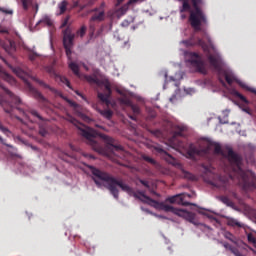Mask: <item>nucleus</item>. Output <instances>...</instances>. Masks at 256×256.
I'll return each mask as SVG.
<instances>
[{
  "label": "nucleus",
  "mask_w": 256,
  "mask_h": 256,
  "mask_svg": "<svg viewBox=\"0 0 256 256\" xmlns=\"http://www.w3.org/2000/svg\"><path fill=\"white\" fill-rule=\"evenodd\" d=\"M90 169L92 175L94 176L95 184L98 187H101L100 181H104V183H107L106 188L114 197V199H119V189L117 187H120L121 191H124V193H127L130 197H134L142 203H146V205L154 207V209H160V211H165V213H173L178 217H182V219H185V221H188V223H192V225H199V222H197V215L195 213L187 211L185 209L175 208L171 205H167L163 202L154 200L151 197L147 196L145 194V191L135 192L133 187L123 182V180H118L117 178L113 177V175L107 172H103L93 166H91Z\"/></svg>",
  "instance_id": "nucleus-1"
},
{
  "label": "nucleus",
  "mask_w": 256,
  "mask_h": 256,
  "mask_svg": "<svg viewBox=\"0 0 256 256\" xmlns=\"http://www.w3.org/2000/svg\"><path fill=\"white\" fill-rule=\"evenodd\" d=\"M182 43L186 45V47H193L195 45L202 47L204 53L207 55L209 64L213 67V69H215V71H217L218 81L221 83L222 87H227V83L229 85L238 83V85L243 87V89H247V86L241 83V81L237 79L233 72L225 70L221 67V56H219V54H211V52H209V45H207L203 39L195 38V36H192L190 39L182 41Z\"/></svg>",
  "instance_id": "nucleus-2"
},
{
  "label": "nucleus",
  "mask_w": 256,
  "mask_h": 256,
  "mask_svg": "<svg viewBox=\"0 0 256 256\" xmlns=\"http://www.w3.org/2000/svg\"><path fill=\"white\" fill-rule=\"evenodd\" d=\"M228 161L231 164L232 171L238 179L239 185L244 191L256 189V176L251 170H243V158L235 153L233 149L228 150Z\"/></svg>",
  "instance_id": "nucleus-3"
},
{
  "label": "nucleus",
  "mask_w": 256,
  "mask_h": 256,
  "mask_svg": "<svg viewBox=\"0 0 256 256\" xmlns=\"http://www.w3.org/2000/svg\"><path fill=\"white\" fill-rule=\"evenodd\" d=\"M183 1L180 13H185V11H190L189 23L193 27L194 31L197 33L201 31V25H207V16L205 12L199 7L203 5V0H191L194 10L191 11V4L189 0H179Z\"/></svg>",
  "instance_id": "nucleus-4"
},
{
  "label": "nucleus",
  "mask_w": 256,
  "mask_h": 256,
  "mask_svg": "<svg viewBox=\"0 0 256 256\" xmlns=\"http://www.w3.org/2000/svg\"><path fill=\"white\" fill-rule=\"evenodd\" d=\"M71 122L74 123V125L77 127L78 135H81V137L86 139V143L90 145L94 151L97 153H103V147H101V144H99V142L96 140L97 137H99V133H97V131L79 123L74 118L71 120Z\"/></svg>",
  "instance_id": "nucleus-5"
},
{
  "label": "nucleus",
  "mask_w": 256,
  "mask_h": 256,
  "mask_svg": "<svg viewBox=\"0 0 256 256\" xmlns=\"http://www.w3.org/2000/svg\"><path fill=\"white\" fill-rule=\"evenodd\" d=\"M0 87L1 89H3L4 93H6V95L8 96V100H4L3 96L0 95V105L1 107H3L5 113H8V115L13 116L15 113V109L20 113H24L23 109L19 108V105H21V98L13 94V92L5 88V86L1 83H0Z\"/></svg>",
  "instance_id": "nucleus-6"
},
{
  "label": "nucleus",
  "mask_w": 256,
  "mask_h": 256,
  "mask_svg": "<svg viewBox=\"0 0 256 256\" xmlns=\"http://www.w3.org/2000/svg\"><path fill=\"white\" fill-rule=\"evenodd\" d=\"M0 59H2V61H4V63H6V65H8L10 69H12L13 73H15L17 77H20V79H23V81H25L28 91H30L31 95H33V97L36 98L37 101H39V103L43 105V107H49L50 105L49 100H47V98H45V96H43V94L39 92V90L33 87V85L29 83V81L25 80V77H27V73L23 71V69H21L20 67L13 68V66L7 64V61L5 60V58L0 57Z\"/></svg>",
  "instance_id": "nucleus-7"
},
{
  "label": "nucleus",
  "mask_w": 256,
  "mask_h": 256,
  "mask_svg": "<svg viewBox=\"0 0 256 256\" xmlns=\"http://www.w3.org/2000/svg\"><path fill=\"white\" fill-rule=\"evenodd\" d=\"M84 80L90 85H97V87L104 85V93L98 92V99H100V101L106 105H111L109 98L111 97L113 91L111 90V83H109V81L103 82L97 78V75H84Z\"/></svg>",
  "instance_id": "nucleus-8"
},
{
  "label": "nucleus",
  "mask_w": 256,
  "mask_h": 256,
  "mask_svg": "<svg viewBox=\"0 0 256 256\" xmlns=\"http://www.w3.org/2000/svg\"><path fill=\"white\" fill-rule=\"evenodd\" d=\"M211 147H214V154L215 155H223V148H221V144L212 142L210 143L206 148L199 149L193 144L189 146V149L187 151V155L190 159H195V157H203L205 155H209L211 151Z\"/></svg>",
  "instance_id": "nucleus-9"
},
{
  "label": "nucleus",
  "mask_w": 256,
  "mask_h": 256,
  "mask_svg": "<svg viewBox=\"0 0 256 256\" xmlns=\"http://www.w3.org/2000/svg\"><path fill=\"white\" fill-rule=\"evenodd\" d=\"M32 79H33V81L38 83V85H40L41 87H44V89H49V91H51V93H54V95H58L59 97H62V99H64L66 101V103L70 105V107H73V109H74L76 115H78V117H82L84 119L87 118V116H85L83 114V107L81 105L77 104L76 102L70 100L67 97H63V95H61V92H59L57 89L49 86L44 81H42L36 77H33Z\"/></svg>",
  "instance_id": "nucleus-10"
},
{
  "label": "nucleus",
  "mask_w": 256,
  "mask_h": 256,
  "mask_svg": "<svg viewBox=\"0 0 256 256\" xmlns=\"http://www.w3.org/2000/svg\"><path fill=\"white\" fill-rule=\"evenodd\" d=\"M63 47L66 51L68 59H71L72 49L75 45V33L71 30V27H67L63 30Z\"/></svg>",
  "instance_id": "nucleus-11"
},
{
  "label": "nucleus",
  "mask_w": 256,
  "mask_h": 256,
  "mask_svg": "<svg viewBox=\"0 0 256 256\" xmlns=\"http://www.w3.org/2000/svg\"><path fill=\"white\" fill-rule=\"evenodd\" d=\"M189 63L196 69L198 73H207V69H205V62L203 61V57L196 52H191L189 54Z\"/></svg>",
  "instance_id": "nucleus-12"
},
{
  "label": "nucleus",
  "mask_w": 256,
  "mask_h": 256,
  "mask_svg": "<svg viewBox=\"0 0 256 256\" xmlns=\"http://www.w3.org/2000/svg\"><path fill=\"white\" fill-rule=\"evenodd\" d=\"M105 3L101 4V7L94 8L89 11V13H94L92 17L90 18L91 21H97L98 23H101V21H105Z\"/></svg>",
  "instance_id": "nucleus-13"
},
{
  "label": "nucleus",
  "mask_w": 256,
  "mask_h": 256,
  "mask_svg": "<svg viewBox=\"0 0 256 256\" xmlns=\"http://www.w3.org/2000/svg\"><path fill=\"white\" fill-rule=\"evenodd\" d=\"M166 201L168 203H171V204L176 203V205H182L183 207H189V205H194L191 202L185 201V195L184 194H177V195L168 197L166 199Z\"/></svg>",
  "instance_id": "nucleus-14"
},
{
  "label": "nucleus",
  "mask_w": 256,
  "mask_h": 256,
  "mask_svg": "<svg viewBox=\"0 0 256 256\" xmlns=\"http://www.w3.org/2000/svg\"><path fill=\"white\" fill-rule=\"evenodd\" d=\"M100 137H101V139H103L105 141V143H107V145L109 146V149H111V151H117V152L123 151V146L115 145V139H113L111 136L101 134Z\"/></svg>",
  "instance_id": "nucleus-15"
},
{
  "label": "nucleus",
  "mask_w": 256,
  "mask_h": 256,
  "mask_svg": "<svg viewBox=\"0 0 256 256\" xmlns=\"http://www.w3.org/2000/svg\"><path fill=\"white\" fill-rule=\"evenodd\" d=\"M1 46L3 49L8 53V55H13L15 51H17V45L15 44V41L13 40H5L1 42Z\"/></svg>",
  "instance_id": "nucleus-16"
},
{
  "label": "nucleus",
  "mask_w": 256,
  "mask_h": 256,
  "mask_svg": "<svg viewBox=\"0 0 256 256\" xmlns=\"http://www.w3.org/2000/svg\"><path fill=\"white\" fill-rule=\"evenodd\" d=\"M0 77H2L4 81H7V83H10V85H15V78L9 75V73L5 72V70H3V67L1 66H0Z\"/></svg>",
  "instance_id": "nucleus-17"
},
{
  "label": "nucleus",
  "mask_w": 256,
  "mask_h": 256,
  "mask_svg": "<svg viewBox=\"0 0 256 256\" xmlns=\"http://www.w3.org/2000/svg\"><path fill=\"white\" fill-rule=\"evenodd\" d=\"M227 225L229 227H239L240 229H243V227H245V225L243 223L238 222L237 219L231 218V217L227 218Z\"/></svg>",
  "instance_id": "nucleus-18"
},
{
  "label": "nucleus",
  "mask_w": 256,
  "mask_h": 256,
  "mask_svg": "<svg viewBox=\"0 0 256 256\" xmlns=\"http://www.w3.org/2000/svg\"><path fill=\"white\" fill-rule=\"evenodd\" d=\"M174 129V135L175 137H181L183 135V133H185V131H187V126L185 125H175L173 127Z\"/></svg>",
  "instance_id": "nucleus-19"
},
{
  "label": "nucleus",
  "mask_w": 256,
  "mask_h": 256,
  "mask_svg": "<svg viewBox=\"0 0 256 256\" xmlns=\"http://www.w3.org/2000/svg\"><path fill=\"white\" fill-rule=\"evenodd\" d=\"M69 5V2L66 0H63L62 2L58 3V12L56 15H64V13L67 11V6Z\"/></svg>",
  "instance_id": "nucleus-20"
},
{
  "label": "nucleus",
  "mask_w": 256,
  "mask_h": 256,
  "mask_svg": "<svg viewBox=\"0 0 256 256\" xmlns=\"http://www.w3.org/2000/svg\"><path fill=\"white\" fill-rule=\"evenodd\" d=\"M69 69H71V71L74 73V75H76V77L81 78V72H79V65H77V63L75 62H70L68 64Z\"/></svg>",
  "instance_id": "nucleus-21"
},
{
  "label": "nucleus",
  "mask_w": 256,
  "mask_h": 256,
  "mask_svg": "<svg viewBox=\"0 0 256 256\" xmlns=\"http://www.w3.org/2000/svg\"><path fill=\"white\" fill-rule=\"evenodd\" d=\"M135 3H139V0H129L126 4H124L120 8V12L122 13V15H125L126 11H129V6L135 5Z\"/></svg>",
  "instance_id": "nucleus-22"
},
{
  "label": "nucleus",
  "mask_w": 256,
  "mask_h": 256,
  "mask_svg": "<svg viewBox=\"0 0 256 256\" xmlns=\"http://www.w3.org/2000/svg\"><path fill=\"white\" fill-rule=\"evenodd\" d=\"M97 111L105 119H111V117H113V110H110V109H106V110L97 109Z\"/></svg>",
  "instance_id": "nucleus-23"
},
{
  "label": "nucleus",
  "mask_w": 256,
  "mask_h": 256,
  "mask_svg": "<svg viewBox=\"0 0 256 256\" xmlns=\"http://www.w3.org/2000/svg\"><path fill=\"white\" fill-rule=\"evenodd\" d=\"M182 177L184 179H187L188 181H197V176L196 175H193L192 173L187 172L185 170H182Z\"/></svg>",
  "instance_id": "nucleus-24"
},
{
  "label": "nucleus",
  "mask_w": 256,
  "mask_h": 256,
  "mask_svg": "<svg viewBox=\"0 0 256 256\" xmlns=\"http://www.w3.org/2000/svg\"><path fill=\"white\" fill-rule=\"evenodd\" d=\"M40 23L47 25V27H53V20H51L49 16H44L40 21H38L37 25H40Z\"/></svg>",
  "instance_id": "nucleus-25"
},
{
  "label": "nucleus",
  "mask_w": 256,
  "mask_h": 256,
  "mask_svg": "<svg viewBox=\"0 0 256 256\" xmlns=\"http://www.w3.org/2000/svg\"><path fill=\"white\" fill-rule=\"evenodd\" d=\"M119 102L121 105H126L127 107H129L133 103L131 102V99H129V97L127 96L120 97Z\"/></svg>",
  "instance_id": "nucleus-26"
},
{
  "label": "nucleus",
  "mask_w": 256,
  "mask_h": 256,
  "mask_svg": "<svg viewBox=\"0 0 256 256\" xmlns=\"http://www.w3.org/2000/svg\"><path fill=\"white\" fill-rule=\"evenodd\" d=\"M24 11H27L31 5H33V0H20Z\"/></svg>",
  "instance_id": "nucleus-27"
},
{
  "label": "nucleus",
  "mask_w": 256,
  "mask_h": 256,
  "mask_svg": "<svg viewBox=\"0 0 256 256\" xmlns=\"http://www.w3.org/2000/svg\"><path fill=\"white\" fill-rule=\"evenodd\" d=\"M87 33V27L82 26L79 30H77L76 35L78 37H85V34Z\"/></svg>",
  "instance_id": "nucleus-28"
},
{
  "label": "nucleus",
  "mask_w": 256,
  "mask_h": 256,
  "mask_svg": "<svg viewBox=\"0 0 256 256\" xmlns=\"http://www.w3.org/2000/svg\"><path fill=\"white\" fill-rule=\"evenodd\" d=\"M60 81H61V83H63L64 85L68 86L69 89H73V87H71V82L69 81V79H67V77L61 76V77H60Z\"/></svg>",
  "instance_id": "nucleus-29"
},
{
  "label": "nucleus",
  "mask_w": 256,
  "mask_h": 256,
  "mask_svg": "<svg viewBox=\"0 0 256 256\" xmlns=\"http://www.w3.org/2000/svg\"><path fill=\"white\" fill-rule=\"evenodd\" d=\"M0 131L2 133H4V135H7V136L11 135V130H9V128L3 126V123H1V121H0Z\"/></svg>",
  "instance_id": "nucleus-30"
},
{
  "label": "nucleus",
  "mask_w": 256,
  "mask_h": 256,
  "mask_svg": "<svg viewBox=\"0 0 256 256\" xmlns=\"http://www.w3.org/2000/svg\"><path fill=\"white\" fill-rule=\"evenodd\" d=\"M142 159L144 160V161H146L147 163H150L151 165H155L157 162L155 161V159H153V158H151V157H149V156H147V155H145V154H143L142 155Z\"/></svg>",
  "instance_id": "nucleus-31"
},
{
  "label": "nucleus",
  "mask_w": 256,
  "mask_h": 256,
  "mask_svg": "<svg viewBox=\"0 0 256 256\" xmlns=\"http://www.w3.org/2000/svg\"><path fill=\"white\" fill-rule=\"evenodd\" d=\"M130 109L133 111L134 115H139L140 113V109H139V106L133 104V102L131 103V105L129 106Z\"/></svg>",
  "instance_id": "nucleus-32"
},
{
  "label": "nucleus",
  "mask_w": 256,
  "mask_h": 256,
  "mask_svg": "<svg viewBox=\"0 0 256 256\" xmlns=\"http://www.w3.org/2000/svg\"><path fill=\"white\" fill-rule=\"evenodd\" d=\"M204 39H206L208 41V45L214 49L213 47V40H211V36H209V34H207V32H204Z\"/></svg>",
  "instance_id": "nucleus-33"
},
{
  "label": "nucleus",
  "mask_w": 256,
  "mask_h": 256,
  "mask_svg": "<svg viewBox=\"0 0 256 256\" xmlns=\"http://www.w3.org/2000/svg\"><path fill=\"white\" fill-rule=\"evenodd\" d=\"M155 150L157 153H161L162 155H166V157H169V159H172L171 155H169L163 148L161 147H156Z\"/></svg>",
  "instance_id": "nucleus-34"
},
{
  "label": "nucleus",
  "mask_w": 256,
  "mask_h": 256,
  "mask_svg": "<svg viewBox=\"0 0 256 256\" xmlns=\"http://www.w3.org/2000/svg\"><path fill=\"white\" fill-rule=\"evenodd\" d=\"M30 113L33 117H36L37 119H39V121H44L45 119H43L40 115L39 112H37V110H30Z\"/></svg>",
  "instance_id": "nucleus-35"
},
{
  "label": "nucleus",
  "mask_w": 256,
  "mask_h": 256,
  "mask_svg": "<svg viewBox=\"0 0 256 256\" xmlns=\"http://www.w3.org/2000/svg\"><path fill=\"white\" fill-rule=\"evenodd\" d=\"M94 4H95V0H89L86 5H80L79 7H80L81 11H83V9H85V7H91Z\"/></svg>",
  "instance_id": "nucleus-36"
},
{
  "label": "nucleus",
  "mask_w": 256,
  "mask_h": 256,
  "mask_svg": "<svg viewBox=\"0 0 256 256\" xmlns=\"http://www.w3.org/2000/svg\"><path fill=\"white\" fill-rule=\"evenodd\" d=\"M89 29H90L91 35H93L95 33V21H91V18L89 21Z\"/></svg>",
  "instance_id": "nucleus-37"
},
{
  "label": "nucleus",
  "mask_w": 256,
  "mask_h": 256,
  "mask_svg": "<svg viewBox=\"0 0 256 256\" xmlns=\"http://www.w3.org/2000/svg\"><path fill=\"white\" fill-rule=\"evenodd\" d=\"M138 181L139 183H141V185H143V187H146V189H151V185L149 184V181L143 180V179H139Z\"/></svg>",
  "instance_id": "nucleus-38"
},
{
  "label": "nucleus",
  "mask_w": 256,
  "mask_h": 256,
  "mask_svg": "<svg viewBox=\"0 0 256 256\" xmlns=\"http://www.w3.org/2000/svg\"><path fill=\"white\" fill-rule=\"evenodd\" d=\"M221 201H222V203H224L225 205H228V206L231 205V200H230L229 197H227V196H222V197H221Z\"/></svg>",
  "instance_id": "nucleus-39"
},
{
  "label": "nucleus",
  "mask_w": 256,
  "mask_h": 256,
  "mask_svg": "<svg viewBox=\"0 0 256 256\" xmlns=\"http://www.w3.org/2000/svg\"><path fill=\"white\" fill-rule=\"evenodd\" d=\"M247 239H248L249 243H253V245H256V239H255V236H253V234L249 233L247 235Z\"/></svg>",
  "instance_id": "nucleus-40"
},
{
  "label": "nucleus",
  "mask_w": 256,
  "mask_h": 256,
  "mask_svg": "<svg viewBox=\"0 0 256 256\" xmlns=\"http://www.w3.org/2000/svg\"><path fill=\"white\" fill-rule=\"evenodd\" d=\"M1 13H4L5 15H13V10H9L7 8H1L0 7Z\"/></svg>",
  "instance_id": "nucleus-41"
},
{
  "label": "nucleus",
  "mask_w": 256,
  "mask_h": 256,
  "mask_svg": "<svg viewBox=\"0 0 256 256\" xmlns=\"http://www.w3.org/2000/svg\"><path fill=\"white\" fill-rule=\"evenodd\" d=\"M69 19H71L70 16L65 17V19L63 20V22L61 24V29H63V27H67V25L69 24Z\"/></svg>",
  "instance_id": "nucleus-42"
},
{
  "label": "nucleus",
  "mask_w": 256,
  "mask_h": 256,
  "mask_svg": "<svg viewBox=\"0 0 256 256\" xmlns=\"http://www.w3.org/2000/svg\"><path fill=\"white\" fill-rule=\"evenodd\" d=\"M236 97L238 99H240L241 101H243V103H247V98H245V96H243V94L236 92Z\"/></svg>",
  "instance_id": "nucleus-43"
},
{
  "label": "nucleus",
  "mask_w": 256,
  "mask_h": 256,
  "mask_svg": "<svg viewBox=\"0 0 256 256\" xmlns=\"http://www.w3.org/2000/svg\"><path fill=\"white\" fill-rule=\"evenodd\" d=\"M39 135H41V137H46L47 136V129H45L43 127H40Z\"/></svg>",
  "instance_id": "nucleus-44"
},
{
  "label": "nucleus",
  "mask_w": 256,
  "mask_h": 256,
  "mask_svg": "<svg viewBox=\"0 0 256 256\" xmlns=\"http://www.w3.org/2000/svg\"><path fill=\"white\" fill-rule=\"evenodd\" d=\"M231 253H233V255H235V256H244L243 254H241V252L239 251V249H237V248H232V250H231Z\"/></svg>",
  "instance_id": "nucleus-45"
},
{
  "label": "nucleus",
  "mask_w": 256,
  "mask_h": 256,
  "mask_svg": "<svg viewBox=\"0 0 256 256\" xmlns=\"http://www.w3.org/2000/svg\"><path fill=\"white\" fill-rule=\"evenodd\" d=\"M37 57H39V55L37 53H35V52H31L29 54L30 61H35V59H37Z\"/></svg>",
  "instance_id": "nucleus-46"
},
{
  "label": "nucleus",
  "mask_w": 256,
  "mask_h": 256,
  "mask_svg": "<svg viewBox=\"0 0 256 256\" xmlns=\"http://www.w3.org/2000/svg\"><path fill=\"white\" fill-rule=\"evenodd\" d=\"M222 245L225 249H229V251H232L233 250V246L227 242H222Z\"/></svg>",
  "instance_id": "nucleus-47"
},
{
  "label": "nucleus",
  "mask_w": 256,
  "mask_h": 256,
  "mask_svg": "<svg viewBox=\"0 0 256 256\" xmlns=\"http://www.w3.org/2000/svg\"><path fill=\"white\" fill-rule=\"evenodd\" d=\"M225 239H228L229 241H233V234L230 232H226L224 235Z\"/></svg>",
  "instance_id": "nucleus-48"
},
{
  "label": "nucleus",
  "mask_w": 256,
  "mask_h": 256,
  "mask_svg": "<svg viewBox=\"0 0 256 256\" xmlns=\"http://www.w3.org/2000/svg\"><path fill=\"white\" fill-rule=\"evenodd\" d=\"M0 143H2V145H5V147H10V149H13V145L5 143V140H3L1 136H0Z\"/></svg>",
  "instance_id": "nucleus-49"
},
{
  "label": "nucleus",
  "mask_w": 256,
  "mask_h": 256,
  "mask_svg": "<svg viewBox=\"0 0 256 256\" xmlns=\"http://www.w3.org/2000/svg\"><path fill=\"white\" fill-rule=\"evenodd\" d=\"M222 185L221 187H223V189H227V185H229V181L227 180H223V179H220Z\"/></svg>",
  "instance_id": "nucleus-50"
},
{
  "label": "nucleus",
  "mask_w": 256,
  "mask_h": 256,
  "mask_svg": "<svg viewBox=\"0 0 256 256\" xmlns=\"http://www.w3.org/2000/svg\"><path fill=\"white\" fill-rule=\"evenodd\" d=\"M69 147H70V149H71L72 151H79V148L75 147V146L72 145V144H70Z\"/></svg>",
  "instance_id": "nucleus-51"
},
{
  "label": "nucleus",
  "mask_w": 256,
  "mask_h": 256,
  "mask_svg": "<svg viewBox=\"0 0 256 256\" xmlns=\"http://www.w3.org/2000/svg\"><path fill=\"white\" fill-rule=\"evenodd\" d=\"M76 95H78L79 97H82V99H85V97L83 96V94H81L79 91H75Z\"/></svg>",
  "instance_id": "nucleus-52"
},
{
  "label": "nucleus",
  "mask_w": 256,
  "mask_h": 256,
  "mask_svg": "<svg viewBox=\"0 0 256 256\" xmlns=\"http://www.w3.org/2000/svg\"><path fill=\"white\" fill-rule=\"evenodd\" d=\"M148 191H150L152 195H157V192H155V190H153L152 188L148 189Z\"/></svg>",
  "instance_id": "nucleus-53"
},
{
  "label": "nucleus",
  "mask_w": 256,
  "mask_h": 256,
  "mask_svg": "<svg viewBox=\"0 0 256 256\" xmlns=\"http://www.w3.org/2000/svg\"><path fill=\"white\" fill-rule=\"evenodd\" d=\"M127 25H129V21L122 22V27H127Z\"/></svg>",
  "instance_id": "nucleus-54"
},
{
  "label": "nucleus",
  "mask_w": 256,
  "mask_h": 256,
  "mask_svg": "<svg viewBox=\"0 0 256 256\" xmlns=\"http://www.w3.org/2000/svg\"><path fill=\"white\" fill-rule=\"evenodd\" d=\"M129 117L132 119V121H137V116H135V115H130Z\"/></svg>",
  "instance_id": "nucleus-55"
},
{
  "label": "nucleus",
  "mask_w": 256,
  "mask_h": 256,
  "mask_svg": "<svg viewBox=\"0 0 256 256\" xmlns=\"http://www.w3.org/2000/svg\"><path fill=\"white\" fill-rule=\"evenodd\" d=\"M249 250L252 251V253H253L254 255H256V250H255V249H253L252 247H249Z\"/></svg>",
  "instance_id": "nucleus-56"
},
{
  "label": "nucleus",
  "mask_w": 256,
  "mask_h": 256,
  "mask_svg": "<svg viewBox=\"0 0 256 256\" xmlns=\"http://www.w3.org/2000/svg\"><path fill=\"white\" fill-rule=\"evenodd\" d=\"M123 1H124V0H117L116 5H117V6L121 5V3H123Z\"/></svg>",
  "instance_id": "nucleus-57"
},
{
  "label": "nucleus",
  "mask_w": 256,
  "mask_h": 256,
  "mask_svg": "<svg viewBox=\"0 0 256 256\" xmlns=\"http://www.w3.org/2000/svg\"><path fill=\"white\" fill-rule=\"evenodd\" d=\"M142 211H145L146 213H151V211H149L148 209H144V208H142Z\"/></svg>",
  "instance_id": "nucleus-58"
},
{
  "label": "nucleus",
  "mask_w": 256,
  "mask_h": 256,
  "mask_svg": "<svg viewBox=\"0 0 256 256\" xmlns=\"http://www.w3.org/2000/svg\"><path fill=\"white\" fill-rule=\"evenodd\" d=\"M164 79L167 81V72H164Z\"/></svg>",
  "instance_id": "nucleus-59"
},
{
  "label": "nucleus",
  "mask_w": 256,
  "mask_h": 256,
  "mask_svg": "<svg viewBox=\"0 0 256 256\" xmlns=\"http://www.w3.org/2000/svg\"><path fill=\"white\" fill-rule=\"evenodd\" d=\"M156 217H159L160 219H165V216L156 215Z\"/></svg>",
  "instance_id": "nucleus-60"
},
{
  "label": "nucleus",
  "mask_w": 256,
  "mask_h": 256,
  "mask_svg": "<svg viewBox=\"0 0 256 256\" xmlns=\"http://www.w3.org/2000/svg\"><path fill=\"white\" fill-rule=\"evenodd\" d=\"M74 7H79V3L76 2V3L74 4Z\"/></svg>",
  "instance_id": "nucleus-61"
},
{
  "label": "nucleus",
  "mask_w": 256,
  "mask_h": 256,
  "mask_svg": "<svg viewBox=\"0 0 256 256\" xmlns=\"http://www.w3.org/2000/svg\"><path fill=\"white\" fill-rule=\"evenodd\" d=\"M0 33H7L6 30H0Z\"/></svg>",
  "instance_id": "nucleus-62"
},
{
  "label": "nucleus",
  "mask_w": 256,
  "mask_h": 256,
  "mask_svg": "<svg viewBox=\"0 0 256 256\" xmlns=\"http://www.w3.org/2000/svg\"><path fill=\"white\" fill-rule=\"evenodd\" d=\"M204 169H205L206 171H209V167H204Z\"/></svg>",
  "instance_id": "nucleus-63"
},
{
  "label": "nucleus",
  "mask_w": 256,
  "mask_h": 256,
  "mask_svg": "<svg viewBox=\"0 0 256 256\" xmlns=\"http://www.w3.org/2000/svg\"><path fill=\"white\" fill-rule=\"evenodd\" d=\"M36 9H39V5H36Z\"/></svg>",
  "instance_id": "nucleus-64"
}]
</instances>
